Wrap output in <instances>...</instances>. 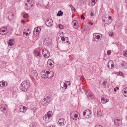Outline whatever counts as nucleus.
I'll return each mask as SVG.
<instances>
[{
	"label": "nucleus",
	"instance_id": "1",
	"mask_svg": "<svg viewBox=\"0 0 127 127\" xmlns=\"http://www.w3.org/2000/svg\"><path fill=\"white\" fill-rule=\"evenodd\" d=\"M30 86V83L29 81H23L20 85V88L23 91H26Z\"/></svg>",
	"mask_w": 127,
	"mask_h": 127
},
{
	"label": "nucleus",
	"instance_id": "2",
	"mask_svg": "<svg viewBox=\"0 0 127 127\" xmlns=\"http://www.w3.org/2000/svg\"><path fill=\"white\" fill-rule=\"evenodd\" d=\"M103 20L106 24L109 23L112 20L111 17L108 15H105L103 17Z\"/></svg>",
	"mask_w": 127,
	"mask_h": 127
},
{
	"label": "nucleus",
	"instance_id": "3",
	"mask_svg": "<svg viewBox=\"0 0 127 127\" xmlns=\"http://www.w3.org/2000/svg\"><path fill=\"white\" fill-rule=\"evenodd\" d=\"M91 111L89 110H86L83 112V115L86 118H90L91 117Z\"/></svg>",
	"mask_w": 127,
	"mask_h": 127
},
{
	"label": "nucleus",
	"instance_id": "4",
	"mask_svg": "<svg viewBox=\"0 0 127 127\" xmlns=\"http://www.w3.org/2000/svg\"><path fill=\"white\" fill-rule=\"evenodd\" d=\"M42 53L43 56L46 58H48L50 56V53L47 49H43Z\"/></svg>",
	"mask_w": 127,
	"mask_h": 127
},
{
	"label": "nucleus",
	"instance_id": "5",
	"mask_svg": "<svg viewBox=\"0 0 127 127\" xmlns=\"http://www.w3.org/2000/svg\"><path fill=\"white\" fill-rule=\"evenodd\" d=\"M93 41L98 42L100 40V34L98 33H94L93 35Z\"/></svg>",
	"mask_w": 127,
	"mask_h": 127
},
{
	"label": "nucleus",
	"instance_id": "6",
	"mask_svg": "<svg viewBox=\"0 0 127 127\" xmlns=\"http://www.w3.org/2000/svg\"><path fill=\"white\" fill-rule=\"evenodd\" d=\"M32 76L34 80H37L38 78L37 73L35 70H33L32 71Z\"/></svg>",
	"mask_w": 127,
	"mask_h": 127
},
{
	"label": "nucleus",
	"instance_id": "7",
	"mask_svg": "<svg viewBox=\"0 0 127 127\" xmlns=\"http://www.w3.org/2000/svg\"><path fill=\"white\" fill-rule=\"evenodd\" d=\"M51 42V39L49 37H47L45 38L44 41V44L47 46H48L50 44Z\"/></svg>",
	"mask_w": 127,
	"mask_h": 127
},
{
	"label": "nucleus",
	"instance_id": "8",
	"mask_svg": "<svg viewBox=\"0 0 127 127\" xmlns=\"http://www.w3.org/2000/svg\"><path fill=\"white\" fill-rule=\"evenodd\" d=\"M49 102L50 101H48L46 98H44L41 99V101L40 102V103L42 105L45 106L47 105Z\"/></svg>",
	"mask_w": 127,
	"mask_h": 127
},
{
	"label": "nucleus",
	"instance_id": "9",
	"mask_svg": "<svg viewBox=\"0 0 127 127\" xmlns=\"http://www.w3.org/2000/svg\"><path fill=\"white\" fill-rule=\"evenodd\" d=\"M19 111L23 113L25 112L27 109V108L26 107L22 105L19 106Z\"/></svg>",
	"mask_w": 127,
	"mask_h": 127
},
{
	"label": "nucleus",
	"instance_id": "10",
	"mask_svg": "<svg viewBox=\"0 0 127 127\" xmlns=\"http://www.w3.org/2000/svg\"><path fill=\"white\" fill-rule=\"evenodd\" d=\"M53 21L50 19L47 18L45 22V23L47 26L51 27L53 25Z\"/></svg>",
	"mask_w": 127,
	"mask_h": 127
},
{
	"label": "nucleus",
	"instance_id": "11",
	"mask_svg": "<svg viewBox=\"0 0 127 127\" xmlns=\"http://www.w3.org/2000/svg\"><path fill=\"white\" fill-rule=\"evenodd\" d=\"M121 67L123 68L126 69L127 68V63L125 61H121L120 62Z\"/></svg>",
	"mask_w": 127,
	"mask_h": 127
},
{
	"label": "nucleus",
	"instance_id": "12",
	"mask_svg": "<svg viewBox=\"0 0 127 127\" xmlns=\"http://www.w3.org/2000/svg\"><path fill=\"white\" fill-rule=\"evenodd\" d=\"M78 117V115L76 114V112H72L71 114V118L73 120H77V118Z\"/></svg>",
	"mask_w": 127,
	"mask_h": 127
},
{
	"label": "nucleus",
	"instance_id": "13",
	"mask_svg": "<svg viewBox=\"0 0 127 127\" xmlns=\"http://www.w3.org/2000/svg\"><path fill=\"white\" fill-rule=\"evenodd\" d=\"M13 14L11 12H8L6 15L8 19L10 20H12L13 19Z\"/></svg>",
	"mask_w": 127,
	"mask_h": 127
},
{
	"label": "nucleus",
	"instance_id": "14",
	"mask_svg": "<svg viewBox=\"0 0 127 127\" xmlns=\"http://www.w3.org/2000/svg\"><path fill=\"white\" fill-rule=\"evenodd\" d=\"M46 73L47 74V78H50L52 77L53 75V72L52 71H46Z\"/></svg>",
	"mask_w": 127,
	"mask_h": 127
},
{
	"label": "nucleus",
	"instance_id": "15",
	"mask_svg": "<svg viewBox=\"0 0 127 127\" xmlns=\"http://www.w3.org/2000/svg\"><path fill=\"white\" fill-rule=\"evenodd\" d=\"M114 64L112 60L109 61L108 63V67L109 68L112 69L114 67Z\"/></svg>",
	"mask_w": 127,
	"mask_h": 127
},
{
	"label": "nucleus",
	"instance_id": "16",
	"mask_svg": "<svg viewBox=\"0 0 127 127\" xmlns=\"http://www.w3.org/2000/svg\"><path fill=\"white\" fill-rule=\"evenodd\" d=\"M58 123L60 125L64 126L65 123L66 121L63 118H62L59 120Z\"/></svg>",
	"mask_w": 127,
	"mask_h": 127
},
{
	"label": "nucleus",
	"instance_id": "17",
	"mask_svg": "<svg viewBox=\"0 0 127 127\" xmlns=\"http://www.w3.org/2000/svg\"><path fill=\"white\" fill-rule=\"evenodd\" d=\"M61 87L63 90H65L67 87V84L64 82H61L60 83Z\"/></svg>",
	"mask_w": 127,
	"mask_h": 127
},
{
	"label": "nucleus",
	"instance_id": "18",
	"mask_svg": "<svg viewBox=\"0 0 127 127\" xmlns=\"http://www.w3.org/2000/svg\"><path fill=\"white\" fill-rule=\"evenodd\" d=\"M102 111H99L95 112V116L96 117H100L102 116Z\"/></svg>",
	"mask_w": 127,
	"mask_h": 127
},
{
	"label": "nucleus",
	"instance_id": "19",
	"mask_svg": "<svg viewBox=\"0 0 127 127\" xmlns=\"http://www.w3.org/2000/svg\"><path fill=\"white\" fill-rule=\"evenodd\" d=\"M114 122L115 124L117 125H120L122 123L121 121L119 119H115Z\"/></svg>",
	"mask_w": 127,
	"mask_h": 127
},
{
	"label": "nucleus",
	"instance_id": "20",
	"mask_svg": "<svg viewBox=\"0 0 127 127\" xmlns=\"http://www.w3.org/2000/svg\"><path fill=\"white\" fill-rule=\"evenodd\" d=\"M41 75L42 78H47V74L45 71H42L41 73Z\"/></svg>",
	"mask_w": 127,
	"mask_h": 127
},
{
	"label": "nucleus",
	"instance_id": "21",
	"mask_svg": "<svg viewBox=\"0 0 127 127\" xmlns=\"http://www.w3.org/2000/svg\"><path fill=\"white\" fill-rule=\"evenodd\" d=\"M7 29L6 28L3 27L0 29V33L2 35H3V33L7 30Z\"/></svg>",
	"mask_w": 127,
	"mask_h": 127
},
{
	"label": "nucleus",
	"instance_id": "22",
	"mask_svg": "<svg viewBox=\"0 0 127 127\" xmlns=\"http://www.w3.org/2000/svg\"><path fill=\"white\" fill-rule=\"evenodd\" d=\"M27 2L28 4L32 7L33 4V1L32 0H28Z\"/></svg>",
	"mask_w": 127,
	"mask_h": 127
},
{
	"label": "nucleus",
	"instance_id": "23",
	"mask_svg": "<svg viewBox=\"0 0 127 127\" xmlns=\"http://www.w3.org/2000/svg\"><path fill=\"white\" fill-rule=\"evenodd\" d=\"M14 41V40L13 39H10V40H9L8 43L9 46V45L10 47H11L13 45L14 43L13 42Z\"/></svg>",
	"mask_w": 127,
	"mask_h": 127
},
{
	"label": "nucleus",
	"instance_id": "24",
	"mask_svg": "<svg viewBox=\"0 0 127 127\" xmlns=\"http://www.w3.org/2000/svg\"><path fill=\"white\" fill-rule=\"evenodd\" d=\"M101 102L102 103L104 104L108 101L109 100L108 99H105V98L103 97L101 98Z\"/></svg>",
	"mask_w": 127,
	"mask_h": 127
},
{
	"label": "nucleus",
	"instance_id": "25",
	"mask_svg": "<svg viewBox=\"0 0 127 127\" xmlns=\"http://www.w3.org/2000/svg\"><path fill=\"white\" fill-rule=\"evenodd\" d=\"M6 83H6L4 81H2L0 82V87H3L4 86H5Z\"/></svg>",
	"mask_w": 127,
	"mask_h": 127
},
{
	"label": "nucleus",
	"instance_id": "26",
	"mask_svg": "<svg viewBox=\"0 0 127 127\" xmlns=\"http://www.w3.org/2000/svg\"><path fill=\"white\" fill-rule=\"evenodd\" d=\"M97 0H92L91 2H90V4L92 6H93L96 3Z\"/></svg>",
	"mask_w": 127,
	"mask_h": 127
},
{
	"label": "nucleus",
	"instance_id": "27",
	"mask_svg": "<svg viewBox=\"0 0 127 127\" xmlns=\"http://www.w3.org/2000/svg\"><path fill=\"white\" fill-rule=\"evenodd\" d=\"M76 20H74L72 22V23L73 24L74 27L75 29H77L78 27V25L77 24L76 22Z\"/></svg>",
	"mask_w": 127,
	"mask_h": 127
},
{
	"label": "nucleus",
	"instance_id": "28",
	"mask_svg": "<svg viewBox=\"0 0 127 127\" xmlns=\"http://www.w3.org/2000/svg\"><path fill=\"white\" fill-rule=\"evenodd\" d=\"M32 7L28 4H25V8L26 10H28L30 9Z\"/></svg>",
	"mask_w": 127,
	"mask_h": 127
},
{
	"label": "nucleus",
	"instance_id": "29",
	"mask_svg": "<svg viewBox=\"0 0 127 127\" xmlns=\"http://www.w3.org/2000/svg\"><path fill=\"white\" fill-rule=\"evenodd\" d=\"M86 1V0H80V4L79 5L80 6L83 5L85 4Z\"/></svg>",
	"mask_w": 127,
	"mask_h": 127
},
{
	"label": "nucleus",
	"instance_id": "30",
	"mask_svg": "<svg viewBox=\"0 0 127 127\" xmlns=\"http://www.w3.org/2000/svg\"><path fill=\"white\" fill-rule=\"evenodd\" d=\"M6 108L5 107V106L4 105L2 104L1 107L0 109L3 112H4L6 110Z\"/></svg>",
	"mask_w": 127,
	"mask_h": 127
},
{
	"label": "nucleus",
	"instance_id": "31",
	"mask_svg": "<svg viewBox=\"0 0 127 127\" xmlns=\"http://www.w3.org/2000/svg\"><path fill=\"white\" fill-rule=\"evenodd\" d=\"M47 62L48 64H49L51 66L52 65V63L53 62V61L52 60L49 59L48 60Z\"/></svg>",
	"mask_w": 127,
	"mask_h": 127
},
{
	"label": "nucleus",
	"instance_id": "32",
	"mask_svg": "<svg viewBox=\"0 0 127 127\" xmlns=\"http://www.w3.org/2000/svg\"><path fill=\"white\" fill-rule=\"evenodd\" d=\"M50 118V117L48 116V115L46 114L45 116L43 117V118L44 120H48Z\"/></svg>",
	"mask_w": 127,
	"mask_h": 127
},
{
	"label": "nucleus",
	"instance_id": "33",
	"mask_svg": "<svg viewBox=\"0 0 127 127\" xmlns=\"http://www.w3.org/2000/svg\"><path fill=\"white\" fill-rule=\"evenodd\" d=\"M46 114L47 115H48V116L50 118L52 116V112L51 111H49L47 112Z\"/></svg>",
	"mask_w": 127,
	"mask_h": 127
},
{
	"label": "nucleus",
	"instance_id": "34",
	"mask_svg": "<svg viewBox=\"0 0 127 127\" xmlns=\"http://www.w3.org/2000/svg\"><path fill=\"white\" fill-rule=\"evenodd\" d=\"M63 13L62 12L60 11H59L58 13L57 14V15L58 16H62Z\"/></svg>",
	"mask_w": 127,
	"mask_h": 127
},
{
	"label": "nucleus",
	"instance_id": "35",
	"mask_svg": "<svg viewBox=\"0 0 127 127\" xmlns=\"http://www.w3.org/2000/svg\"><path fill=\"white\" fill-rule=\"evenodd\" d=\"M122 91L124 96L126 97L127 96V91H125V89H123Z\"/></svg>",
	"mask_w": 127,
	"mask_h": 127
},
{
	"label": "nucleus",
	"instance_id": "36",
	"mask_svg": "<svg viewBox=\"0 0 127 127\" xmlns=\"http://www.w3.org/2000/svg\"><path fill=\"white\" fill-rule=\"evenodd\" d=\"M34 54L35 56H39V52L37 51H34Z\"/></svg>",
	"mask_w": 127,
	"mask_h": 127
},
{
	"label": "nucleus",
	"instance_id": "37",
	"mask_svg": "<svg viewBox=\"0 0 127 127\" xmlns=\"http://www.w3.org/2000/svg\"><path fill=\"white\" fill-rule=\"evenodd\" d=\"M46 98L47 100H49L50 101V96L49 95L47 96H45V98Z\"/></svg>",
	"mask_w": 127,
	"mask_h": 127
},
{
	"label": "nucleus",
	"instance_id": "38",
	"mask_svg": "<svg viewBox=\"0 0 127 127\" xmlns=\"http://www.w3.org/2000/svg\"><path fill=\"white\" fill-rule=\"evenodd\" d=\"M23 35L24 36H28L29 34V33H28L26 32H24L23 33Z\"/></svg>",
	"mask_w": 127,
	"mask_h": 127
},
{
	"label": "nucleus",
	"instance_id": "39",
	"mask_svg": "<svg viewBox=\"0 0 127 127\" xmlns=\"http://www.w3.org/2000/svg\"><path fill=\"white\" fill-rule=\"evenodd\" d=\"M123 55L124 56L127 57V51H125L123 52Z\"/></svg>",
	"mask_w": 127,
	"mask_h": 127
},
{
	"label": "nucleus",
	"instance_id": "40",
	"mask_svg": "<svg viewBox=\"0 0 127 127\" xmlns=\"http://www.w3.org/2000/svg\"><path fill=\"white\" fill-rule=\"evenodd\" d=\"M28 16V14H24L23 15V17L24 18H27Z\"/></svg>",
	"mask_w": 127,
	"mask_h": 127
},
{
	"label": "nucleus",
	"instance_id": "41",
	"mask_svg": "<svg viewBox=\"0 0 127 127\" xmlns=\"http://www.w3.org/2000/svg\"><path fill=\"white\" fill-rule=\"evenodd\" d=\"M59 28L60 29H63L64 27L61 24H59Z\"/></svg>",
	"mask_w": 127,
	"mask_h": 127
},
{
	"label": "nucleus",
	"instance_id": "42",
	"mask_svg": "<svg viewBox=\"0 0 127 127\" xmlns=\"http://www.w3.org/2000/svg\"><path fill=\"white\" fill-rule=\"evenodd\" d=\"M109 36H113V33L112 32H109Z\"/></svg>",
	"mask_w": 127,
	"mask_h": 127
},
{
	"label": "nucleus",
	"instance_id": "43",
	"mask_svg": "<svg viewBox=\"0 0 127 127\" xmlns=\"http://www.w3.org/2000/svg\"><path fill=\"white\" fill-rule=\"evenodd\" d=\"M38 29H40V30L41 29L40 28H38L36 30V32H37L38 33L39 32V30Z\"/></svg>",
	"mask_w": 127,
	"mask_h": 127
},
{
	"label": "nucleus",
	"instance_id": "44",
	"mask_svg": "<svg viewBox=\"0 0 127 127\" xmlns=\"http://www.w3.org/2000/svg\"><path fill=\"white\" fill-rule=\"evenodd\" d=\"M92 95L91 94H89V96H87V97L89 99H90L91 97H92Z\"/></svg>",
	"mask_w": 127,
	"mask_h": 127
},
{
	"label": "nucleus",
	"instance_id": "45",
	"mask_svg": "<svg viewBox=\"0 0 127 127\" xmlns=\"http://www.w3.org/2000/svg\"><path fill=\"white\" fill-rule=\"evenodd\" d=\"M111 52L110 50L108 51L107 52V53L108 55H110L111 53Z\"/></svg>",
	"mask_w": 127,
	"mask_h": 127
},
{
	"label": "nucleus",
	"instance_id": "46",
	"mask_svg": "<svg viewBox=\"0 0 127 127\" xmlns=\"http://www.w3.org/2000/svg\"><path fill=\"white\" fill-rule=\"evenodd\" d=\"M81 19H82L83 20H84L85 19V17L83 15H82L81 16Z\"/></svg>",
	"mask_w": 127,
	"mask_h": 127
},
{
	"label": "nucleus",
	"instance_id": "47",
	"mask_svg": "<svg viewBox=\"0 0 127 127\" xmlns=\"http://www.w3.org/2000/svg\"><path fill=\"white\" fill-rule=\"evenodd\" d=\"M71 8V10L72 11H74L75 10V8L73 7L72 6H70Z\"/></svg>",
	"mask_w": 127,
	"mask_h": 127
},
{
	"label": "nucleus",
	"instance_id": "48",
	"mask_svg": "<svg viewBox=\"0 0 127 127\" xmlns=\"http://www.w3.org/2000/svg\"><path fill=\"white\" fill-rule=\"evenodd\" d=\"M61 39L62 41H64L65 40V38L64 37H62Z\"/></svg>",
	"mask_w": 127,
	"mask_h": 127
},
{
	"label": "nucleus",
	"instance_id": "49",
	"mask_svg": "<svg viewBox=\"0 0 127 127\" xmlns=\"http://www.w3.org/2000/svg\"><path fill=\"white\" fill-rule=\"evenodd\" d=\"M106 83H107L105 81L103 82L102 83L103 85L104 86H105V85H106Z\"/></svg>",
	"mask_w": 127,
	"mask_h": 127
},
{
	"label": "nucleus",
	"instance_id": "50",
	"mask_svg": "<svg viewBox=\"0 0 127 127\" xmlns=\"http://www.w3.org/2000/svg\"><path fill=\"white\" fill-rule=\"evenodd\" d=\"M90 15L91 16H94V13L93 12H91L90 13Z\"/></svg>",
	"mask_w": 127,
	"mask_h": 127
},
{
	"label": "nucleus",
	"instance_id": "51",
	"mask_svg": "<svg viewBox=\"0 0 127 127\" xmlns=\"http://www.w3.org/2000/svg\"><path fill=\"white\" fill-rule=\"evenodd\" d=\"M96 127H102L101 125H97L96 126Z\"/></svg>",
	"mask_w": 127,
	"mask_h": 127
},
{
	"label": "nucleus",
	"instance_id": "52",
	"mask_svg": "<svg viewBox=\"0 0 127 127\" xmlns=\"http://www.w3.org/2000/svg\"><path fill=\"white\" fill-rule=\"evenodd\" d=\"M21 22L22 23H23L24 24H25V21L24 20H21Z\"/></svg>",
	"mask_w": 127,
	"mask_h": 127
},
{
	"label": "nucleus",
	"instance_id": "53",
	"mask_svg": "<svg viewBox=\"0 0 127 127\" xmlns=\"http://www.w3.org/2000/svg\"><path fill=\"white\" fill-rule=\"evenodd\" d=\"M125 30L126 33L127 34V27L126 28Z\"/></svg>",
	"mask_w": 127,
	"mask_h": 127
},
{
	"label": "nucleus",
	"instance_id": "54",
	"mask_svg": "<svg viewBox=\"0 0 127 127\" xmlns=\"http://www.w3.org/2000/svg\"><path fill=\"white\" fill-rule=\"evenodd\" d=\"M125 89V91H127V88H125L124 89Z\"/></svg>",
	"mask_w": 127,
	"mask_h": 127
},
{
	"label": "nucleus",
	"instance_id": "55",
	"mask_svg": "<svg viewBox=\"0 0 127 127\" xmlns=\"http://www.w3.org/2000/svg\"><path fill=\"white\" fill-rule=\"evenodd\" d=\"M89 24H90L91 25H92L93 24V23L91 22H89Z\"/></svg>",
	"mask_w": 127,
	"mask_h": 127
},
{
	"label": "nucleus",
	"instance_id": "56",
	"mask_svg": "<svg viewBox=\"0 0 127 127\" xmlns=\"http://www.w3.org/2000/svg\"><path fill=\"white\" fill-rule=\"evenodd\" d=\"M84 77L83 76H82L80 78L82 80L83 79Z\"/></svg>",
	"mask_w": 127,
	"mask_h": 127
},
{
	"label": "nucleus",
	"instance_id": "57",
	"mask_svg": "<svg viewBox=\"0 0 127 127\" xmlns=\"http://www.w3.org/2000/svg\"><path fill=\"white\" fill-rule=\"evenodd\" d=\"M49 127H56L55 126L53 125L50 126Z\"/></svg>",
	"mask_w": 127,
	"mask_h": 127
},
{
	"label": "nucleus",
	"instance_id": "58",
	"mask_svg": "<svg viewBox=\"0 0 127 127\" xmlns=\"http://www.w3.org/2000/svg\"><path fill=\"white\" fill-rule=\"evenodd\" d=\"M114 91H116V88H115L114 89Z\"/></svg>",
	"mask_w": 127,
	"mask_h": 127
},
{
	"label": "nucleus",
	"instance_id": "59",
	"mask_svg": "<svg viewBox=\"0 0 127 127\" xmlns=\"http://www.w3.org/2000/svg\"><path fill=\"white\" fill-rule=\"evenodd\" d=\"M67 82L69 83V85H70V82H69V81H67Z\"/></svg>",
	"mask_w": 127,
	"mask_h": 127
},
{
	"label": "nucleus",
	"instance_id": "60",
	"mask_svg": "<svg viewBox=\"0 0 127 127\" xmlns=\"http://www.w3.org/2000/svg\"><path fill=\"white\" fill-rule=\"evenodd\" d=\"M119 74L120 75H121L122 74V73L121 72H120V73H119Z\"/></svg>",
	"mask_w": 127,
	"mask_h": 127
},
{
	"label": "nucleus",
	"instance_id": "61",
	"mask_svg": "<svg viewBox=\"0 0 127 127\" xmlns=\"http://www.w3.org/2000/svg\"><path fill=\"white\" fill-rule=\"evenodd\" d=\"M125 2L127 4V0H125Z\"/></svg>",
	"mask_w": 127,
	"mask_h": 127
},
{
	"label": "nucleus",
	"instance_id": "62",
	"mask_svg": "<svg viewBox=\"0 0 127 127\" xmlns=\"http://www.w3.org/2000/svg\"><path fill=\"white\" fill-rule=\"evenodd\" d=\"M116 89L118 90L119 89V88L118 87H116Z\"/></svg>",
	"mask_w": 127,
	"mask_h": 127
},
{
	"label": "nucleus",
	"instance_id": "63",
	"mask_svg": "<svg viewBox=\"0 0 127 127\" xmlns=\"http://www.w3.org/2000/svg\"><path fill=\"white\" fill-rule=\"evenodd\" d=\"M126 118L127 119V116L126 117Z\"/></svg>",
	"mask_w": 127,
	"mask_h": 127
},
{
	"label": "nucleus",
	"instance_id": "64",
	"mask_svg": "<svg viewBox=\"0 0 127 127\" xmlns=\"http://www.w3.org/2000/svg\"><path fill=\"white\" fill-rule=\"evenodd\" d=\"M37 108H35V110H37Z\"/></svg>",
	"mask_w": 127,
	"mask_h": 127
}]
</instances>
